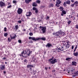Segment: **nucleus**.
I'll return each mask as SVG.
<instances>
[{"mask_svg":"<svg viewBox=\"0 0 78 78\" xmlns=\"http://www.w3.org/2000/svg\"><path fill=\"white\" fill-rule=\"evenodd\" d=\"M29 39H32V40H33V41H37V38H35L34 37H29Z\"/></svg>","mask_w":78,"mask_h":78,"instance_id":"0eeeda50","label":"nucleus"},{"mask_svg":"<svg viewBox=\"0 0 78 78\" xmlns=\"http://www.w3.org/2000/svg\"><path fill=\"white\" fill-rule=\"evenodd\" d=\"M22 11H23V10H22V9H20V8H19L17 11V12L19 14H22Z\"/></svg>","mask_w":78,"mask_h":78,"instance_id":"39448f33","label":"nucleus"},{"mask_svg":"<svg viewBox=\"0 0 78 78\" xmlns=\"http://www.w3.org/2000/svg\"><path fill=\"white\" fill-rule=\"evenodd\" d=\"M4 72V73H6V71H4V72Z\"/></svg>","mask_w":78,"mask_h":78,"instance_id":"e2e57ef3","label":"nucleus"},{"mask_svg":"<svg viewBox=\"0 0 78 78\" xmlns=\"http://www.w3.org/2000/svg\"><path fill=\"white\" fill-rule=\"evenodd\" d=\"M60 33L59 32H57L56 33H54L53 34V35H56L57 36H64L65 35V33L62 31L61 30H60Z\"/></svg>","mask_w":78,"mask_h":78,"instance_id":"f03ea898","label":"nucleus"},{"mask_svg":"<svg viewBox=\"0 0 78 78\" xmlns=\"http://www.w3.org/2000/svg\"><path fill=\"white\" fill-rule=\"evenodd\" d=\"M77 48V45H76V47L75 48V49H76Z\"/></svg>","mask_w":78,"mask_h":78,"instance_id":"5fc2aeb1","label":"nucleus"},{"mask_svg":"<svg viewBox=\"0 0 78 78\" xmlns=\"http://www.w3.org/2000/svg\"><path fill=\"white\" fill-rule=\"evenodd\" d=\"M35 20H36V18L34 17L32 18L31 19V20H32V21H34V22H35Z\"/></svg>","mask_w":78,"mask_h":78,"instance_id":"5701e85b","label":"nucleus"},{"mask_svg":"<svg viewBox=\"0 0 78 78\" xmlns=\"http://www.w3.org/2000/svg\"><path fill=\"white\" fill-rule=\"evenodd\" d=\"M13 3H14L15 4H16L17 3V1H16V0H13L12 2Z\"/></svg>","mask_w":78,"mask_h":78,"instance_id":"c85d7f7f","label":"nucleus"},{"mask_svg":"<svg viewBox=\"0 0 78 78\" xmlns=\"http://www.w3.org/2000/svg\"><path fill=\"white\" fill-rule=\"evenodd\" d=\"M45 69L46 70L48 69V67H45Z\"/></svg>","mask_w":78,"mask_h":78,"instance_id":"3c124183","label":"nucleus"},{"mask_svg":"<svg viewBox=\"0 0 78 78\" xmlns=\"http://www.w3.org/2000/svg\"><path fill=\"white\" fill-rule=\"evenodd\" d=\"M73 20H75V17H74Z\"/></svg>","mask_w":78,"mask_h":78,"instance_id":"0e129e2a","label":"nucleus"},{"mask_svg":"<svg viewBox=\"0 0 78 78\" xmlns=\"http://www.w3.org/2000/svg\"><path fill=\"white\" fill-rule=\"evenodd\" d=\"M18 22L19 23H21L22 21H21V20H19L18 21Z\"/></svg>","mask_w":78,"mask_h":78,"instance_id":"58836bf2","label":"nucleus"},{"mask_svg":"<svg viewBox=\"0 0 78 78\" xmlns=\"http://www.w3.org/2000/svg\"><path fill=\"white\" fill-rule=\"evenodd\" d=\"M66 48H69V44H66Z\"/></svg>","mask_w":78,"mask_h":78,"instance_id":"c9c22d12","label":"nucleus"},{"mask_svg":"<svg viewBox=\"0 0 78 78\" xmlns=\"http://www.w3.org/2000/svg\"><path fill=\"white\" fill-rule=\"evenodd\" d=\"M74 5H77L78 4V1H76L74 3Z\"/></svg>","mask_w":78,"mask_h":78,"instance_id":"7c9ffc66","label":"nucleus"},{"mask_svg":"<svg viewBox=\"0 0 78 78\" xmlns=\"http://www.w3.org/2000/svg\"><path fill=\"white\" fill-rule=\"evenodd\" d=\"M60 11H62L64 9V8H63L62 7H60Z\"/></svg>","mask_w":78,"mask_h":78,"instance_id":"cd10ccee","label":"nucleus"},{"mask_svg":"<svg viewBox=\"0 0 78 78\" xmlns=\"http://www.w3.org/2000/svg\"><path fill=\"white\" fill-rule=\"evenodd\" d=\"M66 61H70L71 60V58H66Z\"/></svg>","mask_w":78,"mask_h":78,"instance_id":"aec40b11","label":"nucleus"},{"mask_svg":"<svg viewBox=\"0 0 78 78\" xmlns=\"http://www.w3.org/2000/svg\"><path fill=\"white\" fill-rule=\"evenodd\" d=\"M40 28L41 29V31H42L43 33H44L45 32V30H46V27H42V26H40Z\"/></svg>","mask_w":78,"mask_h":78,"instance_id":"20e7f679","label":"nucleus"},{"mask_svg":"<svg viewBox=\"0 0 78 78\" xmlns=\"http://www.w3.org/2000/svg\"><path fill=\"white\" fill-rule=\"evenodd\" d=\"M24 62H27V60L26 59H25L24 60Z\"/></svg>","mask_w":78,"mask_h":78,"instance_id":"49530a36","label":"nucleus"},{"mask_svg":"<svg viewBox=\"0 0 78 78\" xmlns=\"http://www.w3.org/2000/svg\"><path fill=\"white\" fill-rule=\"evenodd\" d=\"M18 42H19V43H21V42H22V41L20 40H18Z\"/></svg>","mask_w":78,"mask_h":78,"instance_id":"f704fd0d","label":"nucleus"},{"mask_svg":"<svg viewBox=\"0 0 78 78\" xmlns=\"http://www.w3.org/2000/svg\"><path fill=\"white\" fill-rule=\"evenodd\" d=\"M11 5H10L9 6H8V8H11Z\"/></svg>","mask_w":78,"mask_h":78,"instance_id":"ea45409f","label":"nucleus"},{"mask_svg":"<svg viewBox=\"0 0 78 78\" xmlns=\"http://www.w3.org/2000/svg\"><path fill=\"white\" fill-rule=\"evenodd\" d=\"M73 55L74 56H78V52H74L73 53Z\"/></svg>","mask_w":78,"mask_h":78,"instance_id":"2eb2a0df","label":"nucleus"},{"mask_svg":"<svg viewBox=\"0 0 78 78\" xmlns=\"http://www.w3.org/2000/svg\"><path fill=\"white\" fill-rule=\"evenodd\" d=\"M30 65H27V68H29V67H30Z\"/></svg>","mask_w":78,"mask_h":78,"instance_id":"e433bc0d","label":"nucleus"},{"mask_svg":"<svg viewBox=\"0 0 78 78\" xmlns=\"http://www.w3.org/2000/svg\"><path fill=\"white\" fill-rule=\"evenodd\" d=\"M11 40H10L9 37L8 38V42H11Z\"/></svg>","mask_w":78,"mask_h":78,"instance_id":"72a5a7b5","label":"nucleus"},{"mask_svg":"<svg viewBox=\"0 0 78 78\" xmlns=\"http://www.w3.org/2000/svg\"><path fill=\"white\" fill-rule=\"evenodd\" d=\"M37 6V4L36 2H34L33 3V6Z\"/></svg>","mask_w":78,"mask_h":78,"instance_id":"6ab92c4d","label":"nucleus"},{"mask_svg":"<svg viewBox=\"0 0 78 78\" xmlns=\"http://www.w3.org/2000/svg\"><path fill=\"white\" fill-rule=\"evenodd\" d=\"M64 4V5H66V2H65Z\"/></svg>","mask_w":78,"mask_h":78,"instance_id":"052dcab7","label":"nucleus"},{"mask_svg":"<svg viewBox=\"0 0 78 78\" xmlns=\"http://www.w3.org/2000/svg\"><path fill=\"white\" fill-rule=\"evenodd\" d=\"M54 6V5L53 4L51 3L50 4V5H49L50 7H53Z\"/></svg>","mask_w":78,"mask_h":78,"instance_id":"b1692460","label":"nucleus"},{"mask_svg":"<svg viewBox=\"0 0 78 78\" xmlns=\"http://www.w3.org/2000/svg\"><path fill=\"white\" fill-rule=\"evenodd\" d=\"M3 59H6V58H5V57H4V58H3Z\"/></svg>","mask_w":78,"mask_h":78,"instance_id":"bf43d9fd","label":"nucleus"},{"mask_svg":"<svg viewBox=\"0 0 78 78\" xmlns=\"http://www.w3.org/2000/svg\"><path fill=\"white\" fill-rule=\"evenodd\" d=\"M55 72V70H54L52 71V72Z\"/></svg>","mask_w":78,"mask_h":78,"instance_id":"13d9d810","label":"nucleus"},{"mask_svg":"<svg viewBox=\"0 0 78 78\" xmlns=\"http://www.w3.org/2000/svg\"><path fill=\"white\" fill-rule=\"evenodd\" d=\"M5 68V66L3 65H1L0 66V69L2 70H3Z\"/></svg>","mask_w":78,"mask_h":78,"instance_id":"423d86ee","label":"nucleus"},{"mask_svg":"<svg viewBox=\"0 0 78 78\" xmlns=\"http://www.w3.org/2000/svg\"><path fill=\"white\" fill-rule=\"evenodd\" d=\"M27 51L26 52L25 51H23L21 54L20 55V56H23V57H27L28 56H29L30 55L32 51H30V50L27 49Z\"/></svg>","mask_w":78,"mask_h":78,"instance_id":"f257e3e1","label":"nucleus"},{"mask_svg":"<svg viewBox=\"0 0 78 78\" xmlns=\"http://www.w3.org/2000/svg\"><path fill=\"white\" fill-rule=\"evenodd\" d=\"M70 70L72 72H73L74 73H75V68H74L71 67L70 68Z\"/></svg>","mask_w":78,"mask_h":78,"instance_id":"6e6552de","label":"nucleus"},{"mask_svg":"<svg viewBox=\"0 0 78 78\" xmlns=\"http://www.w3.org/2000/svg\"><path fill=\"white\" fill-rule=\"evenodd\" d=\"M73 48H74V46H73V45L72 46V49H73Z\"/></svg>","mask_w":78,"mask_h":78,"instance_id":"8fccbe9b","label":"nucleus"},{"mask_svg":"<svg viewBox=\"0 0 78 78\" xmlns=\"http://www.w3.org/2000/svg\"><path fill=\"white\" fill-rule=\"evenodd\" d=\"M72 63L73 66H76V62H72Z\"/></svg>","mask_w":78,"mask_h":78,"instance_id":"f3484780","label":"nucleus"},{"mask_svg":"<svg viewBox=\"0 0 78 78\" xmlns=\"http://www.w3.org/2000/svg\"><path fill=\"white\" fill-rule=\"evenodd\" d=\"M62 12L63 14H66V11L65 10H63L62 11Z\"/></svg>","mask_w":78,"mask_h":78,"instance_id":"bb28decb","label":"nucleus"},{"mask_svg":"<svg viewBox=\"0 0 78 78\" xmlns=\"http://www.w3.org/2000/svg\"><path fill=\"white\" fill-rule=\"evenodd\" d=\"M5 3H3V2H0V6H1V7L2 6H5Z\"/></svg>","mask_w":78,"mask_h":78,"instance_id":"4468645a","label":"nucleus"},{"mask_svg":"<svg viewBox=\"0 0 78 78\" xmlns=\"http://www.w3.org/2000/svg\"><path fill=\"white\" fill-rule=\"evenodd\" d=\"M53 59V57H52V58H51L49 60V61L51 62V60H52Z\"/></svg>","mask_w":78,"mask_h":78,"instance_id":"473e14b6","label":"nucleus"},{"mask_svg":"<svg viewBox=\"0 0 78 78\" xmlns=\"http://www.w3.org/2000/svg\"><path fill=\"white\" fill-rule=\"evenodd\" d=\"M58 3H56V6H57V7H59L60 5Z\"/></svg>","mask_w":78,"mask_h":78,"instance_id":"a878e982","label":"nucleus"},{"mask_svg":"<svg viewBox=\"0 0 78 78\" xmlns=\"http://www.w3.org/2000/svg\"><path fill=\"white\" fill-rule=\"evenodd\" d=\"M47 46H48V47H50L51 46V44L48 43L47 45L46 46L47 47Z\"/></svg>","mask_w":78,"mask_h":78,"instance_id":"393cba45","label":"nucleus"},{"mask_svg":"<svg viewBox=\"0 0 78 78\" xmlns=\"http://www.w3.org/2000/svg\"><path fill=\"white\" fill-rule=\"evenodd\" d=\"M66 3H67V4H68V5H70V1H66Z\"/></svg>","mask_w":78,"mask_h":78,"instance_id":"412c9836","label":"nucleus"},{"mask_svg":"<svg viewBox=\"0 0 78 78\" xmlns=\"http://www.w3.org/2000/svg\"><path fill=\"white\" fill-rule=\"evenodd\" d=\"M36 2L37 3H40V2H41L39 0H38L36 1Z\"/></svg>","mask_w":78,"mask_h":78,"instance_id":"2f4dec72","label":"nucleus"},{"mask_svg":"<svg viewBox=\"0 0 78 78\" xmlns=\"http://www.w3.org/2000/svg\"><path fill=\"white\" fill-rule=\"evenodd\" d=\"M4 31H6V28H4Z\"/></svg>","mask_w":78,"mask_h":78,"instance_id":"79ce46f5","label":"nucleus"},{"mask_svg":"<svg viewBox=\"0 0 78 78\" xmlns=\"http://www.w3.org/2000/svg\"><path fill=\"white\" fill-rule=\"evenodd\" d=\"M26 30L25 29L23 30V31H26Z\"/></svg>","mask_w":78,"mask_h":78,"instance_id":"69168bd1","label":"nucleus"},{"mask_svg":"<svg viewBox=\"0 0 78 78\" xmlns=\"http://www.w3.org/2000/svg\"><path fill=\"white\" fill-rule=\"evenodd\" d=\"M15 29H16V30H17V29H18V26L17 25H15Z\"/></svg>","mask_w":78,"mask_h":78,"instance_id":"4be33fe9","label":"nucleus"},{"mask_svg":"<svg viewBox=\"0 0 78 78\" xmlns=\"http://www.w3.org/2000/svg\"><path fill=\"white\" fill-rule=\"evenodd\" d=\"M76 73H77V74H78V72H77Z\"/></svg>","mask_w":78,"mask_h":78,"instance_id":"774afa93","label":"nucleus"},{"mask_svg":"<svg viewBox=\"0 0 78 78\" xmlns=\"http://www.w3.org/2000/svg\"><path fill=\"white\" fill-rule=\"evenodd\" d=\"M75 76H76V74L73 75V76L75 77Z\"/></svg>","mask_w":78,"mask_h":78,"instance_id":"603ef678","label":"nucleus"},{"mask_svg":"<svg viewBox=\"0 0 78 78\" xmlns=\"http://www.w3.org/2000/svg\"><path fill=\"white\" fill-rule=\"evenodd\" d=\"M32 14V13H31V12H27L26 14V16L27 17H29V16H30Z\"/></svg>","mask_w":78,"mask_h":78,"instance_id":"9d476101","label":"nucleus"},{"mask_svg":"<svg viewBox=\"0 0 78 78\" xmlns=\"http://www.w3.org/2000/svg\"><path fill=\"white\" fill-rule=\"evenodd\" d=\"M61 15L63 16L64 15V14H63V13L61 14Z\"/></svg>","mask_w":78,"mask_h":78,"instance_id":"6e6d98bb","label":"nucleus"},{"mask_svg":"<svg viewBox=\"0 0 78 78\" xmlns=\"http://www.w3.org/2000/svg\"><path fill=\"white\" fill-rule=\"evenodd\" d=\"M76 28H77V29H78V25H76Z\"/></svg>","mask_w":78,"mask_h":78,"instance_id":"a18cd8bd","label":"nucleus"},{"mask_svg":"<svg viewBox=\"0 0 78 78\" xmlns=\"http://www.w3.org/2000/svg\"><path fill=\"white\" fill-rule=\"evenodd\" d=\"M75 51H76V49H75L73 51V52H75Z\"/></svg>","mask_w":78,"mask_h":78,"instance_id":"680f3d73","label":"nucleus"},{"mask_svg":"<svg viewBox=\"0 0 78 78\" xmlns=\"http://www.w3.org/2000/svg\"><path fill=\"white\" fill-rule=\"evenodd\" d=\"M33 10H35V12L36 13H37L38 12V10H37V9H36L35 7H33Z\"/></svg>","mask_w":78,"mask_h":78,"instance_id":"ddd939ff","label":"nucleus"},{"mask_svg":"<svg viewBox=\"0 0 78 78\" xmlns=\"http://www.w3.org/2000/svg\"><path fill=\"white\" fill-rule=\"evenodd\" d=\"M5 64H7V62H5Z\"/></svg>","mask_w":78,"mask_h":78,"instance_id":"338daca9","label":"nucleus"},{"mask_svg":"<svg viewBox=\"0 0 78 78\" xmlns=\"http://www.w3.org/2000/svg\"><path fill=\"white\" fill-rule=\"evenodd\" d=\"M29 35L30 36H33V33H29Z\"/></svg>","mask_w":78,"mask_h":78,"instance_id":"4c0bfd02","label":"nucleus"},{"mask_svg":"<svg viewBox=\"0 0 78 78\" xmlns=\"http://www.w3.org/2000/svg\"><path fill=\"white\" fill-rule=\"evenodd\" d=\"M13 35H14V36L12 37L11 35H10V37H11V39H15V38H16V34H13Z\"/></svg>","mask_w":78,"mask_h":78,"instance_id":"f8f14e48","label":"nucleus"},{"mask_svg":"<svg viewBox=\"0 0 78 78\" xmlns=\"http://www.w3.org/2000/svg\"><path fill=\"white\" fill-rule=\"evenodd\" d=\"M71 2H74V1L73 0H71Z\"/></svg>","mask_w":78,"mask_h":78,"instance_id":"864d4df0","label":"nucleus"},{"mask_svg":"<svg viewBox=\"0 0 78 78\" xmlns=\"http://www.w3.org/2000/svg\"><path fill=\"white\" fill-rule=\"evenodd\" d=\"M57 60H56V59H54V60L51 61V63L52 64H55V62H57Z\"/></svg>","mask_w":78,"mask_h":78,"instance_id":"9b49d317","label":"nucleus"},{"mask_svg":"<svg viewBox=\"0 0 78 78\" xmlns=\"http://www.w3.org/2000/svg\"><path fill=\"white\" fill-rule=\"evenodd\" d=\"M49 17L48 16H47V18H46V19L47 20V19H49Z\"/></svg>","mask_w":78,"mask_h":78,"instance_id":"de8ad7c7","label":"nucleus"},{"mask_svg":"<svg viewBox=\"0 0 78 78\" xmlns=\"http://www.w3.org/2000/svg\"><path fill=\"white\" fill-rule=\"evenodd\" d=\"M30 67H33V66L30 65Z\"/></svg>","mask_w":78,"mask_h":78,"instance_id":"4d7b16f0","label":"nucleus"},{"mask_svg":"<svg viewBox=\"0 0 78 78\" xmlns=\"http://www.w3.org/2000/svg\"><path fill=\"white\" fill-rule=\"evenodd\" d=\"M4 36L5 37H6L8 36V33H5L4 34Z\"/></svg>","mask_w":78,"mask_h":78,"instance_id":"c756f323","label":"nucleus"},{"mask_svg":"<svg viewBox=\"0 0 78 78\" xmlns=\"http://www.w3.org/2000/svg\"><path fill=\"white\" fill-rule=\"evenodd\" d=\"M68 23L69 24H70V23H71V21L69 20V21H68Z\"/></svg>","mask_w":78,"mask_h":78,"instance_id":"a19ab883","label":"nucleus"},{"mask_svg":"<svg viewBox=\"0 0 78 78\" xmlns=\"http://www.w3.org/2000/svg\"><path fill=\"white\" fill-rule=\"evenodd\" d=\"M29 42L30 43H33V41H29Z\"/></svg>","mask_w":78,"mask_h":78,"instance_id":"09e8293b","label":"nucleus"},{"mask_svg":"<svg viewBox=\"0 0 78 78\" xmlns=\"http://www.w3.org/2000/svg\"><path fill=\"white\" fill-rule=\"evenodd\" d=\"M25 2L26 3H29L30 2H31V0H25Z\"/></svg>","mask_w":78,"mask_h":78,"instance_id":"dca6fc26","label":"nucleus"},{"mask_svg":"<svg viewBox=\"0 0 78 78\" xmlns=\"http://www.w3.org/2000/svg\"><path fill=\"white\" fill-rule=\"evenodd\" d=\"M64 46H62L61 47H60L57 50V51L58 52H61V51L64 50Z\"/></svg>","mask_w":78,"mask_h":78,"instance_id":"7ed1b4c3","label":"nucleus"},{"mask_svg":"<svg viewBox=\"0 0 78 78\" xmlns=\"http://www.w3.org/2000/svg\"><path fill=\"white\" fill-rule=\"evenodd\" d=\"M53 53H56V51L55 50H53Z\"/></svg>","mask_w":78,"mask_h":78,"instance_id":"37998d69","label":"nucleus"},{"mask_svg":"<svg viewBox=\"0 0 78 78\" xmlns=\"http://www.w3.org/2000/svg\"><path fill=\"white\" fill-rule=\"evenodd\" d=\"M74 5H75V4H74V3L73 4H72L71 5L72 7H73L74 6Z\"/></svg>","mask_w":78,"mask_h":78,"instance_id":"c03bdc74","label":"nucleus"},{"mask_svg":"<svg viewBox=\"0 0 78 78\" xmlns=\"http://www.w3.org/2000/svg\"><path fill=\"white\" fill-rule=\"evenodd\" d=\"M56 3H58L59 4H61V2L60 1V0H57L56 1Z\"/></svg>","mask_w":78,"mask_h":78,"instance_id":"a211bd4d","label":"nucleus"},{"mask_svg":"<svg viewBox=\"0 0 78 78\" xmlns=\"http://www.w3.org/2000/svg\"><path fill=\"white\" fill-rule=\"evenodd\" d=\"M37 41H39V40H40V39H41V40H43V41H45L46 40V38H45L44 37H42V38H40V37H38V38H37Z\"/></svg>","mask_w":78,"mask_h":78,"instance_id":"1a4fd4ad","label":"nucleus"}]
</instances>
